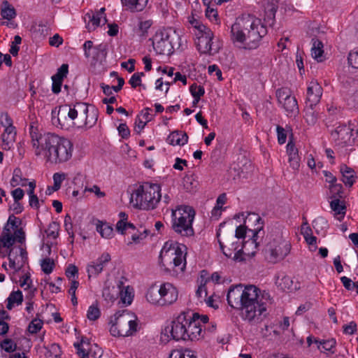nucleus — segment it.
I'll return each instance as SVG.
<instances>
[{
    "instance_id": "338daca9",
    "label": "nucleus",
    "mask_w": 358,
    "mask_h": 358,
    "mask_svg": "<svg viewBox=\"0 0 358 358\" xmlns=\"http://www.w3.org/2000/svg\"><path fill=\"white\" fill-rule=\"evenodd\" d=\"M357 331V324L352 321L348 324L343 326V332L346 334H353Z\"/></svg>"
},
{
    "instance_id": "052dcab7",
    "label": "nucleus",
    "mask_w": 358,
    "mask_h": 358,
    "mask_svg": "<svg viewBox=\"0 0 358 358\" xmlns=\"http://www.w3.org/2000/svg\"><path fill=\"white\" fill-rule=\"evenodd\" d=\"M21 224L22 220L20 218L15 217L14 215L9 216L8 220V224H10L13 229H19L18 227L20 225H21Z\"/></svg>"
},
{
    "instance_id": "09e8293b",
    "label": "nucleus",
    "mask_w": 358,
    "mask_h": 358,
    "mask_svg": "<svg viewBox=\"0 0 358 358\" xmlns=\"http://www.w3.org/2000/svg\"><path fill=\"white\" fill-rule=\"evenodd\" d=\"M64 227L65 229L67 231V233L70 235L71 238V243H73L74 239V234L73 231V224H72V220L69 215H66L64 217Z\"/></svg>"
},
{
    "instance_id": "4468645a",
    "label": "nucleus",
    "mask_w": 358,
    "mask_h": 358,
    "mask_svg": "<svg viewBox=\"0 0 358 358\" xmlns=\"http://www.w3.org/2000/svg\"><path fill=\"white\" fill-rule=\"evenodd\" d=\"M263 14H260L263 17L264 24L273 26L275 21V13L278 8V1L275 0H267L262 3V6Z\"/></svg>"
},
{
    "instance_id": "dca6fc26",
    "label": "nucleus",
    "mask_w": 358,
    "mask_h": 358,
    "mask_svg": "<svg viewBox=\"0 0 358 358\" xmlns=\"http://www.w3.org/2000/svg\"><path fill=\"white\" fill-rule=\"evenodd\" d=\"M162 306L171 305L176 301L178 296V292L172 284L169 282L163 283L160 286Z\"/></svg>"
},
{
    "instance_id": "6e6d98bb",
    "label": "nucleus",
    "mask_w": 358,
    "mask_h": 358,
    "mask_svg": "<svg viewBox=\"0 0 358 358\" xmlns=\"http://www.w3.org/2000/svg\"><path fill=\"white\" fill-rule=\"evenodd\" d=\"M348 61L352 67L358 69V50L351 51L348 55Z\"/></svg>"
},
{
    "instance_id": "a18cd8bd",
    "label": "nucleus",
    "mask_w": 358,
    "mask_h": 358,
    "mask_svg": "<svg viewBox=\"0 0 358 358\" xmlns=\"http://www.w3.org/2000/svg\"><path fill=\"white\" fill-rule=\"evenodd\" d=\"M43 321L40 319H34L28 326V331L31 334H36L43 327Z\"/></svg>"
},
{
    "instance_id": "c03bdc74",
    "label": "nucleus",
    "mask_w": 358,
    "mask_h": 358,
    "mask_svg": "<svg viewBox=\"0 0 358 358\" xmlns=\"http://www.w3.org/2000/svg\"><path fill=\"white\" fill-rule=\"evenodd\" d=\"M152 22L150 20L140 22L137 30V34L138 36L143 38L146 37L148 30L150 28Z\"/></svg>"
},
{
    "instance_id": "a19ab883",
    "label": "nucleus",
    "mask_w": 358,
    "mask_h": 358,
    "mask_svg": "<svg viewBox=\"0 0 358 358\" xmlns=\"http://www.w3.org/2000/svg\"><path fill=\"white\" fill-rule=\"evenodd\" d=\"M0 347L6 352H13L17 350V345L10 338H6L0 343Z\"/></svg>"
},
{
    "instance_id": "de8ad7c7",
    "label": "nucleus",
    "mask_w": 358,
    "mask_h": 358,
    "mask_svg": "<svg viewBox=\"0 0 358 358\" xmlns=\"http://www.w3.org/2000/svg\"><path fill=\"white\" fill-rule=\"evenodd\" d=\"M275 94L279 103L292 96L289 90L287 88L278 89Z\"/></svg>"
},
{
    "instance_id": "6ab92c4d",
    "label": "nucleus",
    "mask_w": 358,
    "mask_h": 358,
    "mask_svg": "<svg viewBox=\"0 0 358 358\" xmlns=\"http://www.w3.org/2000/svg\"><path fill=\"white\" fill-rule=\"evenodd\" d=\"M130 203L136 208L150 210L152 206H148V200L145 199V193L141 192L140 185L131 195Z\"/></svg>"
},
{
    "instance_id": "f704fd0d",
    "label": "nucleus",
    "mask_w": 358,
    "mask_h": 358,
    "mask_svg": "<svg viewBox=\"0 0 358 358\" xmlns=\"http://www.w3.org/2000/svg\"><path fill=\"white\" fill-rule=\"evenodd\" d=\"M27 179L22 177L21 170L15 169L13 171V178L10 180V185L13 187L18 185L24 187L27 185Z\"/></svg>"
},
{
    "instance_id": "aec40b11",
    "label": "nucleus",
    "mask_w": 358,
    "mask_h": 358,
    "mask_svg": "<svg viewBox=\"0 0 358 358\" xmlns=\"http://www.w3.org/2000/svg\"><path fill=\"white\" fill-rule=\"evenodd\" d=\"M16 129L15 127H9L5 129L4 132L1 135L2 149L8 150L13 145L15 141Z\"/></svg>"
},
{
    "instance_id": "13d9d810",
    "label": "nucleus",
    "mask_w": 358,
    "mask_h": 358,
    "mask_svg": "<svg viewBox=\"0 0 358 358\" xmlns=\"http://www.w3.org/2000/svg\"><path fill=\"white\" fill-rule=\"evenodd\" d=\"M95 49L97 50V57H101L100 64H102L103 60L106 61V57L107 55V49L106 45L101 44L96 47H95Z\"/></svg>"
},
{
    "instance_id": "f3484780",
    "label": "nucleus",
    "mask_w": 358,
    "mask_h": 358,
    "mask_svg": "<svg viewBox=\"0 0 358 358\" xmlns=\"http://www.w3.org/2000/svg\"><path fill=\"white\" fill-rule=\"evenodd\" d=\"M110 261V255L108 253H103L96 261L88 265L87 271L88 278L92 276H97L102 271L106 264Z\"/></svg>"
},
{
    "instance_id": "e2e57ef3",
    "label": "nucleus",
    "mask_w": 358,
    "mask_h": 358,
    "mask_svg": "<svg viewBox=\"0 0 358 358\" xmlns=\"http://www.w3.org/2000/svg\"><path fill=\"white\" fill-rule=\"evenodd\" d=\"M15 241H17L18 243H23L25 241V234L22 228L15 229L14 235Z\"/></svg>"
},
{
    "instance_id": "39448f33",
    "label": "nucleus",
    "mask_w": 358,
    "mask_h": 358,
    "mask_svg": "<svg viewBox=\"0 0 358 358\" xmlns=\"http://www.w3.org/2000/svg\"><path fill=\"white\" fill-rule=\"evenodd\" d=\"M195 210L189 206H180L172 210V229L182 236H192L194 234L192 222Z\"/></svg>"
},
{
    "instance_id": "79ce46f5",
    "label": "nucleus",
    "mask_w": 358,
    "mask_h": 358,
    "mask_svg": "<svg viewBox=\"0 0 358 358\" xmlns=\"http://www.w3.org/2000/svg\"><path fill=\"white\" fill-rule=\"evenodd\" d=\"M41 266L45 274H50L55 267V262L50 258H45L41 260Z\"/></svg>"
},
{
    "instance_id": "7c9ffc66",
    "label": "nucleus",
    "mask_w": 358,
    "mask_h": 358,
    "mask_svg": "<svg viewBox=\"0 0 358 358\" xmlns=\"http://www.w3.org/2000/svg\"><path fill=\"white\" fill-rule=\"evenodd\" d=\"M90 343L87 339L82 338L80 342L75 343L74 347L77 350V354L80 358L89 357Z\"/></svg>"
},
{
    "instance_id": "cd10ccee",
    "label": "nucleus",
    "mask_w": 358,
    "mask_h": 358,
    "mask_svg": "<svg viewBox=\"0 0 358 358\" xmlns=\"http://www.w3.org/2000/svg\"><path fill=\"white\" fill-rule=\"evenodd\" d=\"M17 15L15 8L9 3L6 0H4L1 6V16L3 19L11 20Z\"/></svg>"
},
{
    "instance_id": "393cba45",
    "label": "nucleus",
    "mask_w": 358,
    "mask_h": 358,
    "mask_svg": "<svg viewBox=\"0 0 358 358\" xmlns=\"http://www.w3.org/2000/svg\"><path fill=\"white\" fill-rule=\"evenodd\" d=\"M188 136L186 133L182 131H173L167 138V141L172 145H184L187 143Z\"/></svg>"
},
{
    "instance_id": "5701e85b",
    "label": "nucleus",
    "mask_w": 358,
    "mask_h": 358,
    "mask_svg": "<svg viewBox=\"0 0 358 358\" xmlns=\"http://www.w3.org/2000/svg\"><path fill=\"white\" fill-rule=\"evenodd\" d=\"M313 46L311 48V55L313 58L318 62H322L325 59L324 56L323 43L317 38H312Z\"/></svg>"
},
{
    "instance_id": "c9c22d12",
    "label": "nucleus",
    "mask_w": 358,
    "mask_h": 358,
    "mask_svg": "<svg viewBox=\"0 0 358 358\" xmlns=\"http://www.w3.org/2000/svg\"><path fill=\"white\" fill-rule=\"evenodd\" d=\"M279 285L282 287V289H287L289 292H292L299 289V287L296 285H294V282L292 278L287 275H285L280 279Z\"/></svg>"
},
{
    "instance_id": "37998d69",
    "label": "nucleus",
    "mask_w": 358,
    "mask_h": 358,
    "mask_svg": "<svg viewBox=\"0 0 358 358\" xmlns=\"http://www.w3.org/2000/svg\"><path fill=\"white\" fill-rule=\"evenodd\" d=\"M45 232L48 237L57 238L59 235V224L56 222H52Z\"/></svg>"
},
{
    "instance_id": "c85d7f7f",
    "label": "nucleus",
    "mask_w": 358,
    "mask_h": 358,
    "mask_svg": "<svg viewBox=\"0 0 358 358\" xmlns=\"http://www.w3.org/2000/svg\"><path fill=\"white\" fill-rule=\"evenodd\" d=\"M330 207L336 215H339L338 220L341 221L344 217L346 212V206L344 202L341 201L339 198L333 199L330 201Z\"/></svg>"
},
{
    "instance_id": "4be33fe9",
    "label": "nucleus",
    "mask_w": 358,
    "mask_h": 358,
    "mask_svg": "<svg viewBox=\"0 0 358 358\" xmlns=\"http://www.w3.org/2000/svg\"><path fill=\"white\" fill-rule=\"evenodd\" d=\"M340 171L342 174V181L345 185L350 187H352L356 178L355 171L347 165L342 164L340 167Z\"/></svg>"
},
{
    "instance_id": "864d4df0",
    "label": "nucleus",
    "mask_w": 358,
    "mask_h": 358,
    "mask_svg": "<svg viewBox=\"0 0 358 358\" xmlns=\"http://www.w3.org/2000/svg\"><path fill=\"white\" fill-rule=\"evenodd\" d=\"M189 90L194 98L200 99L205 93L204 88L201 85H197L196 83L192 85Z\"/></svg>"
},
{
    "instance_id": "473e14b6",
    "label": "nucleus",
    "mask_w": 358,
    "mask_h": 358,
    "mask_svg": "<svg viewBox=\"0 0 358 358\" xmlns=\"http://www.w3.org/2000/svg\"><path fill=\"white\" fill-rule=\"evenodd\" d=\"M96 231L104 238H110L113 236V228L106 222H99L96 224Z\"/></svg>"
},
{
    "instance_id": "f257e3e1",
    "label": "nucleus",
    "mask_w": 358,
    "mask_h": 358,
    "mask_svg": "<svg viewBox=\"0 0 358 358\" xmlns=\"http://www.w3.org/2000/svg\"><path fill=\"white\" fill-rule=\"evenodd\" d=\"M227 300L231 308L241 310L244 320L251 324L261 321L262 315L266 310L268 305L271 303L270 294L252 285L231 286Z\"/></svg>"
},
{
    "instance_id": "f03ea898",
    "label": "nucleus",
    "mask_w": 358,
    "mask_h": 358,
    "mask_svg": "<svg viewBox=\"0 0 358 358\" xmlns=\"http://www.w3.org/2000/svg\"><path fill=\"white\" fill-rule=\"evenodd\" d=\"M29 118L31 120L29 134L36 155L43 156L52 164L66 162L71 159L73 145L69 140L53 133L41 134L34 121V117L29 116Z\"/></svg>"
},
{
    "instance_id": "72a5a7b5",
    "label": "nucleus",
    "mask_w": 358,
    "mask_h": 358,
    "mask_svg": "<svg viewBox=\"0 0 358 358\" xmlns=\"http://www.w3.org/2000/svg\"><path fill=\"white\" fill-rule=\"evenodd\" d=\"M8 303L6 308L8 310H11L15 303L20 305L23 301V295L20 290L13 291L10 293L8 298L7 299Z\"/></svg>"
},
{
    "instance_id": "b1692460",
    "label": "nucleus",
    "mask_w": 358,
    "mask_h": 358,
    "mask_svg": "<svg viewBox=\"0 0 358 358\" xmlns=\"http://www.w3.org/2000/svg\"><path fill=\"white\" fill-rule=\"evenodd\" d=\"M285 110L287 112V115L296 116L299 114V109L297 101L294 96H291L280 103Z\"/></svg>"
},
{
    "instance_id": "bb28decb",
    "label": "nucleus",
    "mask_w": 358,
    "mask_h": 358,
    "mask_svg": "<svg viewBox=\"0 0 358 358\" xmlns=\"http://www.w3.org/2000/svg\"><path fill=\"white\" fill-rule=\"evenodd\" d=\"M123 6L131 12L142 11L147 6L148 0H121Z\"/></svg>"
},
{
    "instance_id": "9d476101",
    "label": "nucleus",
    "mask_w": 358,
    "mask_h": 358,
    "mask_svg": "<svg viewBox=\"0 0 358 358\" xmlns=\"http://www.w3.org/2000/svg\"><path fill=\"white\" fill-rule=\"evenodd\" d=\"M200 315L197 313H186V319L188 320L186 325L185 341H197L203 338L202 327L199 321Z\"/></svg>"
},
{
    "instance_id": "e433bc0d",
    "label": "nucleus",
    "mask_w": 358,
    "mask_h": 358,
    "mask_svg": "<svg viewBox=\"0 0 358 358\" xmlns=\"http://www.w3.org/2000/svg\"><path fill=\"white\" fill-rule=\"evenodd\" d=\"M3 231H7L8 233L2 235L0 237V246L8 248L14 244L15 238H13V235L8 233L10 229H7L6 227L3 228Z\"/></svg>"
},
{
    "instance_id": "a878e982",
    "label": "nucleus",
    "mask_w": 358,
    "mask_h": 358,
    "mask_svg": "<svg viewBox=\"0 0 358 358\" xmlns=\"http://www.w3.org/2000/svg\"><path fill=\"white\" fill-rule=\"evenodd\" d=\"M99 111L94 106L87 104V113H86L85 122V128L90 129L94 127L98 120Z\"/></svg>"
},
{
    "instance_id": "ea45409f",
    "label": "nucleus",
    "mask_w": 358,
    "mask_h": 358,
    "mask_svg": "<svg viewBox=\"0 0 358 358\" xmlns=\"http://www.w3.org/2000/svg\"><path fill=\"white\" fill-rule=\"evenodd\" d=\"M198 185V182L195 180L192 176H186L183 178V186L187 192L194 191Z\"/></svg>"
},
{
    "instance_id": "0eeeda50",
    "label": "nucleus",
    "mask_w": 358,
    "mask_h": 358,
    "mask_svg": "<svg viewBox=\"0 0 358 358\" xmlns=\"http://www.w3.org/2000/svg\"><path fill=\"white\" fill-rule=\"evenodd\" d=\"M179 41L180 36L176 31L169 29L157 33L152 45L157 54L169 55L175 48H179Z\"/></svg>"
},
{
    "instance_id": "6e6552de",
    "label": "nucleus",
    "mask_w": 358,
    "mask_h": 358,
    "mask_svg": "<svg viewBox=\"0 0 358 358\" xmlns=\"http://www.w3.org/2000/svg\"><path fill=\"white\" fill-rule=\"evenodd\" d=\"M185 249L186 247L184 245H180L177 243L166 242L161 250L159 258L162 261L165 259L171 264L173 262L174 267H178L182 264L180 270L183 271L186 264V253L184 254Z\"/></svg>"
},
{
    "instance_id": "20e7f679",
    "label": "nucleus",
    "mask_w": 358,
    "mask_h": 358,
    "mask_svg": "<svg viewBox=\"0 0 358 358\" xmlns=\"http://www.w3.org/2000/svg\"><path fill=\"white\" fill-rule=\"evenodd\" d=\"M110 324V332L113 336H129L137 331V317L127 310L117 312Z\"/></svg>"
},
{
    "instance_id": "f8f14e48",
    "label": "nucleus",
    "mask_w": 358,
    "mask_h": 358,
    "mask_svg": "<svg viewBox=\"0 0 358 358\" xmlns=\"http://www.w3.org/2000/svg\"><path fill=\"white\" fill-rule=\"evenodd\" d=\"M194 27H196L201 34L198 38L197 48L199 51L203 54H213L212 41L214 38L213 32L210 29L204 25H199V27L195 25Z\"/></svg>"
},
{
    "instance_id": "bf43d9fd",
    "label": "nucleus",
    "mask_w": 358,
    "mask_h": 358,
    "mask_svg": "<svg viewBox=\"0 0 358 358\" xmlns=\"http://www.w3.org/2000/svg\"><path fill=\"white\" fill-rule=\"evenodd\" d=\"M277 134H278V141L280 144H283L285 143L287 139V134L284 128L281 126L278 125L277 128Z\"/></svg>"
},
{
    "instance_id": "423d86ee",
    "label": "nucleus",
    "mask_w": 358,
    "mask_h": 358,
    "mask_svg": "<svg viewBox=\"0 0 358 358\" xmlns=\"http://www.w3.org/2000/svg\"><path fill=\"white\" fill-rule=\"evenodd\" d=\"M87 113V104L86 103H76L73 107L65 105L60 106L57 112V121L59 124L64 125L67 117L71 120H75L74 124L78 128L86 127L85 122V115Z\"/></svg>"
},
{
    "instance_id": "c756f323",
    "label": "nucleus",
    "mask_w": 358,
    "mask_h": 358,
    "mask_svg": "<svg viewBox=\"0 0 358 358\" xmlns=\"http://www.w3.org/2000/svg\"><path fill=\"white\" fill-rule=\"evenodd\" d=\"M147 301L155 305L162 306L161 297V289L155 287H151L146 293Z\"/></svg>"
},
{
    "instance_id": "7ed1b4c3",
    "label": "nucleus",
    "mask_w": 358,
    "mask_h": 358,
    "mask_svg": "<svg viewBox=\"0 0 358 358\" xmlns=\"http://www.w3.org/2000/svg\"><path fill=\"white\" fill-rule=\"evenodd\" d=\"M267 34V29L260 19L247 15L236 20L231 28V39L244 45L245 48L255 49Z\"/></svg>"
},
{
    "instance_id": "a211bd4d",
    "label": "nucleus",
    "mask_w": 358,
    "mask_h": 358,
    "mask_svg": "<svg viewBox=\"0 0 358 358\" xmlns=\"http://www.w3.org/2000/svg\"><path fill=\"white\" fill-rule=\"evenodd\" d=\"M68 73L69 65L67 64H63L57 69V73L52 76V90L53 93L58 94L60 92L63 80L66 77Z\"/></svg>"
},
{
    "instance_id": "603ef678",
    "label": "nucleus",
    "mask_w": 358,
    "mask_h": 358,
    "mask_svg": "<svg viewBox=\"0 0 358 358\" xmlns=\"http://www.w3.org/2000/svg\"><path fill=\"white\" fill-rule=\"evenodd\" d=\"M0 124L5 127V129L9 127H14L13 125V120L8 113L2 112L0 113Z\"/></svg>"
},
{
    "instance_id": "5fc2aeb1",
    "label": "nucleus",
    "mask_w": 358,
    "mask_h": 358,
    "mask_svg": "<svg viewBox=\"0 0 358 358\" xmlns=\"http://www.w3.org/2000/svg\"><path fill=\"white\" fill-rule=\"evenodd\" d=\"M144 76L143 72L134 73L129 81V84L133 88L140 86L141 85V77Z\"/></svg>"
},
{
    "instance_id": "4c0bfd02",
    "label": "nucleus",
    "mask_w": 358,
    "mask_h": 358,
    "mask_svg": "<svg viewBox=\"0 0 358 358\" xmlns=\"http://www.w3.org/2000/svg\"><path fill=\"white\" fill-rule=\"evenodd\" d=\"M169 358H197L193 352L189 349L184 351L181 350H174L171 352Z\"/></svg>"
},
{
    "instance_id": "412c9836",
    "label": "nucleus",
    "mask_w": 358,
    "mask_h": 358,
    "mask_svg": "<svg viewBox=\"0 0 358 358\" xmlns=\"http://www.w3.org/2000/svg\"><path fill=\"white\" fill-rule=\"evenodd\" d=\"M287 152L289 155V162L290 166L294 170H297L300 166V158L298 154V150L292 141H289L287 145Z\"/></svg>"
},
{
    "instance_id": "774afa93",
    "label": "nucleus",
    "mask_w": 358,
    "mask_h": 358,
    "mask_svg": "<svg viewBox=\"0 0 358 358\" xmlns=\"http://www.w3.org/2000/svg\"><path fill=\"white\" fill-rule=\"evenodd\" d=\"M103 297L105 300L113 302L115 299V294L111 293L109 287H104L102 292Z\"/></svg>"
},
{
    "instance_id": "4d7b16f0",
    "label": "nucleus",
    "mask_w": 358,
    "mask_h": 358,
    "mask_svg": "<svg viewBox=\"0 0 358 358\" xmlns=\"http://www.w3.org/2000/svg\"><path fill=\"white\" fill-rule=\"evenodd\" d=\"M65 274L69 280H73L72 278L76 276L78 277V269L74 264H69L66 269Z\"/></svg>"
},
{
    "instance_id": "69168bd1",
    "label": "nucleus",
    "mask_w": 358,
    "mask_h": 358,
    "mask_svg": "<svg viewBox=\"0 0 358 358\" xmlns=\"http://www.w3.org/2000/svg\"><path fill=\"white\" fill-rule=\"evenodd\" d=\"M50 355H54L55 358H59L61 355L60 347L57 343H52L49 348Z\"/></svg>"
},
{
    "instance_id": "49530a36",
    "label": "nucleus",
    "mask_w": 358,
    "mask_h": 358,
    "mask_svg": "<svg viewBox=\"0 0 358 358\" xmlns=\"http://www.w3.org/2000/svg\"><path fill=\"white\" fill-rule=\"evenodd\" d=\"M131 289L129 287H127L124 290L120 292L121 301L126 305H130L133 299V295L131 294Z\"/></svg>"
},
{
    "instance_id": "0e129e2a",
    "label": "nucleus",
    "mask_w": 358,
    "mask_h": 358,
    "mask_svg": "<svg viewBox=\"0 0 358 358\" xmlns=\"http://www.w3.org/2000/svg\"><path fill=\"white\" fill-rule=\"evenodd\" d=\"M227 201V196L224 193L221 194L217 199V203L216 206L214 207L213 210L214 211H221L222 205H224L226 203Z\"/></svg>"
},
{
    "instance_id": "9b49d317",
    "label": "nucleus",
    "mask_w": 358,
    "mask_h": 358,
    "mask_svg": "<svg viewBox=\"0 0 358 358\" xmlns=\"http://www.w3.org/2000/svg\"><path fill=\"white\" fill-rule=\"evenodd\" d=\"M188 320L186 319V313H180L171 322L170 327H166L165 331L171 334V337L175 341H185L186 325Z\"/></svg>"
},
{
    "instance_id": "680f3d73",
    "label": "nucleus",
    "mask_w": 358,
    "mask_h": 358,
    "mask_svg": "<svg viewBox=\"0 0 358 358\" xmlns=\"http://www.w3.org/2000/svg\"><path fill=\"white\" fill-rule=\"evenodd\" d=\"M119 134L123 138H127L130 135V131L125 123L120 124L117 127Z\"/></svg>"
},
{
    "instance_id": "ddd939ff",
    "label": "nucleus",
    "mask_w": 358,
    "mask_h": 358,
    "mask_svg": "<svg viewBox=\"0 0 358 358\" xmlns=\"http://www.w3.org/2000/svg\"><path fill=\"white\" fill-rule=\"evenodd\" d=\"M141 192L145 193V199L148 200V206H152V209L155 208L162 197L159 185L145 182L141 185Z\"/></svg>"
},
{
    "instance_id": "1a4fd4ad",
    "label": "nucleus",
    "mask_w": 358,
    "mask_h": 358,
    "mask_svg": "<svg viewBox=\"0 0 358 358\" xmlns=\"http://www.w3.org/2000/svg\"><path fill=\"white\" fill-rule=\"evenodd\" d=\"M291 245L289 241L284 240L282 236L273 239L266 245V253L267 259L271 262H277L283 259L290 252Z\"/></svg>"
},
{
    "instance_id": "58836bf2",
    "label": "nucleus",
    "mask_w": 358,
    "mask_h": 358,
    "mask_svg": "<svg viewBox=\"0 0 358 358\" xmlns=\"http://www.w3.org/2000/svg\"><path fill=\"white\" fill-rule=\"evenodd\" d=\"M329 191L331 194V199H340L343 197V186L340 183L334 182L331 183L329 185Z\"/></svg>"
},
{
    "instance_id": "8fccbe9b",
    "label": "nucleus",
    "mask_w": 358,
    "mask_h": 358,
    "mask_svg": "<svg viewBox=\"0 0 358 358\" xmlns=\"http://www.w3.org/2000/svg\"><path fill=\"white\" fill-rule=\"evenodd\" d=\"M127 229H131L133 230L135 229V226L130 222H127L126 221L119 220L116 224V229L118 232H120L122 234H124V231Z\"/></svg>"
},
{
    "instance_id": "3c124183",
    "label": "nucleus",
    "mask_w": 358,
    "mask_h": 358,
    "mask_svg": "<svg viewBox=\"0 0 358 358\" xmlns=\"http://www.w3.org/2000/svg\"><path fill=\"white\" fill-rule=\"evenodd\" d=\"M101 315V312L99 308L97 306L94 305L89 307L87 310V317L90 320H97Z\"/></svg>"
},
{
    "instance_id": "2eb2a0df",
    "label": "nucleus",
    "mask_w": 358,
    "mask_h": 358,
    "mask_svg": "<svg viewBox=\"0 0 358 358\" xmlns=\"http://www.w3.org/2000/svg\"><path fill=\"white\" fill-rule=\"evenodd\" d=\"M323 89L322 86L316 80H312L307 88L306 105L311 106H317L320 101Z\"/></svg>"
},
{
    "instance_id": "2f4dec72",
    "label": "nucleus",
    "mask_w": 358,
    "mask_h": 358,
    "mask_svg": "<svg viewBox=\"0 0 358 358\" xmlns=\"http://www.w3.org/2000/svg\"><path fill=\"white\" fill-rule=\"evenodd\" d=\"M304 113L306 122L310 125L315 124L317 122L319 114L314 110V106L306 105Z\"/></svg>"
}]
</instances>
